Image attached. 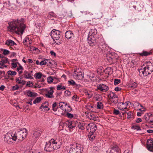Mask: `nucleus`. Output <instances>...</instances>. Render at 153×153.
I'll return each mask as SVG.
<instances>
[{"instance_id": "1", "label": "nucleus", "mask_w": 153, "mask_h": 153, "mask_svg": "<svg viewBox=\"0 0 153 153\" xmlns=\"http://www.w3.org/2000/svg\"><path fill=\"white\" fill-rule=\"evenodd\" d=\"M97 30L94 28L91 29L89 33L90 36L88 38V43L91 46H98L97 51L99 53H106L108 51V47L105 43L103 37L101 35L97 34Z\"/></svg>"}, {"instance_id": "2", "label": "nucleus", "mask_w": 153, "mask_h": 153, "mask_svg": "<svg viewBox=\"0 0 153 153\" xmlns=\"http://www.w3.org/2000/svg\"><path fill=\"white\" fill-rule=\"evenodd\" d=\"M27 130L25 128L19 129L17 133L13 131L12 132H8L4 135V140L8 143L11 142V140L15 141L18 139L20 141H22L26 137L27 134Z\"/></svg>"}, {"instance_id": "3", "label": "nucleus", "mask_w": 153, "mask_h": 153, "mask_svg": "<svg viewBox=\"0 0 153 153\" xmlns=\"http://www.w3.org/2000/svg\"><path fill=\"white\" fill-rule=\"evenodd\" d=\"M8 24V30L10 32H14L19 34L20 33L23 34L25 28L23 19H21V20H13L9 22Z\"/></svg>"}, {"instance_id": "4", "label": "nucleus", "mask_w": 153, "mask_h": 153, "mask_svg": "<svg viewBox=\"0 0 153 153\" xmlns=\"http://www.w3.org/2000/svg\"><path fill=\"white\" fill-rule=\"evenodd\" d=\"M61 32L55 29H53L51 32V36L57 45H59L62 42Z\"/></svg>"}, {"instance_id": "5", "label": "nucleus", "mask_w": 153, "mask_h": 153, "mask_svg": "<svg viewBox=\"0 0 153 153\" xmlns=\"http://www.w3.org/2000/svg\"><path fill=\"white\" fill-rule=\"evenodd\" d=\"M82 146L81 144L76 143L75 146L70 148H67L65 152L67 153H81L83 151Z\"/></svg>"}, {"instance_id": "6", "label": "nucleus", "mask_w": 153, "mask_h": 153, "mask_svg": "<svg viewBox=\"0 0 153 153\" xmlns=\"http://www.w3.org/2000/svg\"><path fill=\"white\" fill-rule=\"evenodd\" d=\"M50 141L53 147L54 150H57L59 148L62 144V142L58 139L55 140L52 139L50 140Z\"/></svg>"}, {"instance_id": "7", "label": "nucleus", "mask_w": 153, "mask_h": 153, "mask_svg": "<svg viewBox=\"0 0 153 153\" xmlns=\"http://www.w3.org/2000/svg\"><path fill=\"white\" fill-rule=\"evenodd\" d=\"M108 96L112 102L115 104L118 102V97L114 93L110 92V93L108 94Z\"/></svg>"}, {"instance_id": "8", "label": "nucleus", "mask_w": 153, "mask_h": 153, "mask_svg": "<svg viewBox=\"0 0 153 153\" xmlns=\"http://www.w3.org/2000/svg\"><path fill=\"white\" fill-rule=\"evenodd\" d=\"M65 124L69 130L71 131L77 126V121L68 120L66 122Z\"/></svg>"}, {"instance_id": "9", "label": "nucleus", "mask_w": 153, "mask_h": 153, "mask_svg": "<svg viewBox=\"0 0 153 153\" xmlns=\"http://www.w3.org/2000/svg\"><path fill=\"white\" fill-rule=\"evenodd\" d=\"M73 76L74 78L79 80L82 79L84 77L83 75L82 74L80 71L77 72V71H74Z\"/></svg>"}, {"instance_id": "10", "label": "nucleus", "mask_w": 153, "mask_h": 153, "mask_svg": "<svg viewBox=\"0 0 153 153\" xmlns=\"http://www.w3.org/2000/svg\"><path fill=\"white\" fill-rule=\"evenodd\" d=\"M97 89L102 92H106L109 89V87L103 84H100L97 87Z\"/></svg>"}, {"instance_id": "11", "label": "nucleus", "mask_w": 153, "mask_h": 153, "mask_svg": "<svg viewBox=\"0 0 153 153\" xmlns=\"http://www.w3.org/2000/svg\"><path fill=\"white\" fill-rule=\"evenodd\" d=\"M143 65L147 68V70H149L150 72L152 73L153 71V63H151L149 61H148L145 63Z\"/></svg>"}, {"instance_id": "12", "label": "nucleus", "mask_w": 153, "mask_h": 153, "mask_svg": "<svg viewBox=\"0 0 153 153\" xmlns=\"http://www.w3.org/2000/svg\"><path fill=\"white\" fill-rule=\"evenodd\" d=\"M54 87H50V90L48 91L47 93L45 94L46 97L49 98H51L54 97V96L53 95V89Z\"/></svg>"}, {"instance_id": "13", "label": "nucleus", "mask_w": 153, "mask_h": 153, "mask_svg": "<svg viewBox=\"0 0 153 153\" xmlns=\"http://www.w3.org/2000/svg\"><path fill=\"white\" fill-rule=\"evenodd\" d=\"M45 150L46 151L48 152H52L54 150L50 141L46 143Z\"/></svg>"}, {"instance_id": "14", "label": "nucleus", "mask_w": 153, "mask_h": 153, "mask_svg": "<svg viewBox=\"0 0 153 153\" xmlns=\"http://www.w3.org/2000/svg\"><path fill=\"white\" fill-rule=\"evenodd\" d=\"M87 130L89 131V128L90 129V131L92 133L95 132L97 128V126L94 124H89L86 126Z\"/></svg>"}, {"instance_id": "15", "label": "nucleus", "mask_w": 153, "mask_h": 153, "mask_svg": "<svg viewBox=\"0 0 153 153\" xmlns=\"http://www.w3.org/2000/svg\"><path fill=\"white\" fill-rule=\"evenodd\" d=\"M147 144L148 149L150 151L153 152V139L148 140Z\"/></svg>"}, {"instance_id": "16", "label": "nucleus", "mask_w": 153, "mask_h": 153, "mask_svg": "<svg viewBox=\"0 0 153 153\" xmlns=\"http://www.w3.org/2000/svg\"><path fill=\"white\" fill-rule=\"evenodd\" d=\"M147 68L144 66L143 68V69H140L139 71L140 73V74L141 73L144 76H147V75L151 74L152 73L149 71V70H147Z\"/></svg>"}, {"instance_id": "17", "label": "nucleus", "mask_w": 153, "mask_h": 153, "mask_svg": "<svg viewBox=\"0 0 153 153\" xmlns=\"http://www.w3.org/2000/svg\"><path fill=\"white\" fill-rule=\"evenodd\" d=\"M65 36L68 39H71L74 37V35L72 31L69 30L65 33Z\"/></svg>"}, {"instance_id": "18", "label": "nucleus", "mask_w": 153, "mask_h": 153, "mask_svg": "<svg viewBox=\"0 0 153 153\" xmlns=\"http://www.w3.org/2000/svg\"><path fill=\"white\" fill-rule=\"evenodd\" d=\"M7 63H10L8 61V59L6 57H4L3 59H2L0 61V68L3 69V66L4 65Z\"/></svg>"}, {"instance_id": "19", "label": "nucleus", "mask_w": 153, "mask_h": 153, "mask_svg": "<svg viewBox=\"0 0 153 153\" xmlns=\"http://www.w3.org/2000/svg\"><path fill=\"white\" fill-rule=\"evenodd\" d=\"M26 94L28 97H36L37 96V94L31 92L30 90H27L25 91Z\"/></svg>"}, {"instance_id": "20", "label": "nucleus", "mask_w": 153, "mask_h": 153, "mask_svg": "<svg viewBox=\"0 0 153 153\" xmlns=\"http://www.w3.org/2000/svg\"><path fill=\"white\" fill-rule=\"evenodd\" d=\"M137 84L135 82L130 81L128 85L129 88L134 89L137 87Z\"/></svg>"}, {"instance_id": "21", "label": "nucleus", "mask_w": 153, "mask_h": 153, "mask_svg": "<svg viewBox=\"0 0 153 153\" xmlns=\"http://www.w3.org/2000/svg\"><path fill=\"white\" fill-rule=\"evenodd\" d=\"M23 76L26 79H33L31 74L26 71H25L24 72Z\"/></svg>"}, {"instance_id": "22", "label": "nucleus", "mask_w": 153, "mask_h": 153, "mask_svg": "<svg viewBox=\"0 0 153 153\" xmlns=\"http://www.w3.org/2000/svg\"><path fill=\"white\" fill-rule=\"evenodd\" d=\"M110 147L111 149L114 152H118L119 149L118 146L115 144H114L113 145H111Z\"/></svg>"}, {"instance_id": "23", "label": "nucleus", "mask_w": 153, "mask_h": 153, "mask_svg": "<svg viewBox=\"0 0 153 153\" xmlns=\"http://www.w3.org/2000/svg\"><path fill=\"white\" fill-rule=\"evenodd\" d=\"M84 124L83 122H81L78 123L77 122V126L78 128L81 130H83L84 129Z\"/></svg>"}, {"instance_id": "24", "label": "nucleus", "mask_w": 153, "mask_h": 153, "mask_svg": "<svg viewBox=\"0 0 153 153\" xmlns=\"http://www.w3.org/2000/svg\"><path fill=\"white\" fill-rule=\"evenodd\" d=\"M5 44L8 46H13L14 45H16V44L11 39L7 40L5 42Z\"/></svg>"}, {"instance_id": "25", "label": "nucleus", "mask_w": 153, "mask_h": 153, "mask_svg": "<svg viewBox=\"0 0 153 153\" xmlns=\"http://www.w3.org/2000/svg\"><path fill=\"white\" fill-rule=\"evenodd\" d=\"M68 83L69 85H71L73 86H75L76 87H79L80 85L76 84L74 80L72 79H71L68 82Z\"/></svg>"}, {"instance_id": "26", "label": "nucleus", "mask_w": 153, "mask_h": 153, "mask_svg": "<svg viewBox=\"0 0 153 153\" xmlns=\"http://www.w3.org/2000/svg\"><path fill=\"white\" fill-rule=\"evenodd\" d=\"M152 53L150 52L143 51L142 53H139V54L141 56H147L151 55Z\"/></svg>"}, {"instance_id": "27", "label": "nucleus", "mask_w": 153, "mask_h": 153, "mask_svg": "<svg viewBox=\"0 0 153 153\" xmlns=\"http://www.w3.org/2000/svg\"><path fill=\"white\" fill-rule=\"evenodd\" d=\"M88 118L90 120L94 121L97 120L98 119V117L95 115L90 114V115L88 116Z\"/></svg>"}, {"instance_id": "28", "label": "nucleus", "mask_w": 153, "mask_h": 153, "mask_svg": "<svg viewBox=\"0 0 153 153\" xmlns=\"http://www.w3.org/2000/svg\"><path fill=\"white\" fill-rule=\"evenodd\" d=\"M67 105V103H65L64 102H60L59 103V107L61 109L63 110V111H65V109H64L63 108V106L65 105L66 106Z\"/></svg>"}, {"instance_id": "29", "label": "nucleus", "mask_w": 153, "mask_h": 153, "mask_svg": "<svg viewBox=\"0 0 153 153\" xmlns=\"http://www.w3.org/2000/svg\"><path fill=\"white\" fill-rule=\"evenodd\" d=\"M34 77L36 79H40L42 77V74L40 72L36 73L34 75Z\"/></svg>"}, {"instance_id": "30", "label": "nucleus", "mask_w": 153, "mask_h": 153, "mask_svg": "<svg viewBox=\"0 0 153 153\" xmlns=\"http://www.w3.org/2000/svg\"><path fill=\"white\" fill-rule=\"evenodd\" d=\"M51 17H56V14L53 12H52L49 13V14L48 15V18L51 20H54V18H51Z\"/></svg>"}, {"instance_id": "31", "label": "nucleus", "mask_w": 153, "mask_h": 153, "mask_svg": "<svg viewBox=\"0 0 153 153\" xmlns=\"http://www.w3.org/2000/svg\"><path fill=\"white\" fill-rule=\"evenodd\" d=\"M58 108V106L57 105V103L56 102H54L52 104V110L54 111H57Z\"/></svg>"}, {"instance_id": "32", "label": "nucleus", "mask_w": 153, "mask_h": 153, "mask_svg": "<svg viewBox=\"0 0 153 153\" xmlns=\"http://www.w3.org/2000/svg\"><path fill=\"white\" fill-rule=\"evenodd\" d=\"M40 135V133L38 131H36L33 134V137L34 138H38Z\"/></svg>"}, {"instance_id": "33", "label": "nucleus", "mask_w": 153, "mask_h": 153, "mask_svg": "<svg viewBox=\"0 0 153 153\" xmlns=\"http://www.w3.org/2000/svg\"><path fill=\"white\" fill-rule=\"evenodd\" d=\"M97 107L98 109H102L103 108V105L101 102H98L97 103Z\"/></svg>"}, {"instance_id": "34", "label": "nucleus", "mask_w": 153, "mask_h": 153, "mask_svg": "<svg viewBox=\"0 0 153 153\" xmlns=\"http://www.w3.org/2000/svg\"><path fill=\"white\" fill-rule=\"evenodd\" d=\"M48 102H45L44 103L42 104L39 107V108L41 109L42 110L43 109L48 107Z\"/></svg>"}, {"instance_id": "35", "label": "nucleus", "mask_w": 153, "mask_h": 153, "mask_svg": "<svg viewBox=\"0 0 153 153\" xmlns=\"http://www.w3.org/2000/svg\"><path fill=\"white\" fill-rule=\"evenodd\" d=\"M69 111L66 110V109L65 110V112H67L66 116L69 118L71 119L73 117L74 115L73 114L69 113Z\"/></svg>"}, {"instance_id": "36", "label": "nucleus", "mask_w": 153, "mask_h": 153, "mask_svg": "<svg viewBox=\"0 0 153 153\" xmlns=\"http://www.w3.org/2000/svg\"><path fill=\"white\" fill-rule=\"evenodd\" d=\"M150 116L149 115V113H147L146 114L144 117L143 119L147 122L148 123L149 121V118Z\"/></svg>"}, {"instance_id": "37", "label": "nucleus", "mask_w": 153, "mask_h": 153, "mask_svg": "<svg viewBox=\"0 0 153 153\" xmlns=\"http://www.w3.org/2000/svg\"><path fill=\"white\" fill-rule=\"evenodd\" d=\"M42 100V98L41 97H37L33 101V103L34 104L39 103Z\"/></svg>"}, {"instance_id": "38", "label": "nucleus", "mask_w": 153, "mask_h": 153, "mask_svg": "<svg viewBox=\"0 0 153 153\" xmlns=\"http://www.w3.org/2000/svg\"><path fill=\"white\" fill-rule=\"evenodd\" d=\"M20 79H19V78H18L16 79V82L18 84H22L23 85H24L25 84V82L23 81V80H22V79L20 78Z\"/></svg>"}, {"instance_id": "39", "label": "nucleus", "mask_w": 153, "mask_h": 153, "mask_svg": "<svg viewBox=\"0 0 153 153\" xmlns=\"http://www.w3.org/2000/svg\"><path fill=\"white\" fill-rule=\"evenodd\" d=\"M55 77H53L51 76H50L48 78L47 80L48 83H51L53 82L54 79H55Z\"/></svg>"}, {"instance_id": "40", "label": "nucleus", "mask_w": 153, "mask_h": 153, "mask_svg": "<svg viewBox=\"0 0 153 153\" xmlns=\"http://www.w3.org/2000/svg\"><path fill=\"white\" fill-rule=\"evenodd\" d=\"M8 74L9 75H16V72L15 71H9L8 72Z\"/></svg>"}, {"instance_id": "41", "label": "nucleus", "mask_w": 153, "mask_h": 153, "mask_svg": "<svg viewBox=\"0 0 153 153\" xmlns=\"http://www.w3.org/2000/svg\"><path fill=\"white\" fill-rule=\"evenodd\" d=\"M66 88V87L63 86L61 85H59L57 86V89L58 90H60L61 89L65 90Z\"/></svg>"}, {"instance_id": "42", "label": "nucleus", "mask_w": 153, "mask_h": 153, "mask_svg": "<svg viewBox=\"0 0 153 153\" xmlns=\"http://www.w3.org/2000/svg\"><path fill=\"white\" fill-rule=\"evenodd\" d=\"M150 116L149 118V121L148 123H153V115L151 113H149Z\"/></svg>"}, {"instance_id": "43", "label": "nucleus", "mask_w": 153, "mask_h": 153, "mask_svg": "<svg viewBox=\"0 0 153 153\" xmlns=\"http://www.w3.org/2000/svg\"><path fill=\"white\" fill-rule=\"evenodd\" d=\"M19 87L18 85L17 84H16L15 85L12 86L11 89V90L12 91H14L18 90L19 89Z\"/></svg>"}, {"instance_id": "44", "label": "nucleus", "mask_w": 153, "mask_h": 153, "mask_svg": "<svg viewBox=\"0 0 153 153\" xmlns=\"http://www.w3.org/2000/svg\"><path fill=\"white\" fill-rule=\"evenodd\" d=\"M120 79H115L114 82V85H117L120 82Z\"/></svg>"}, {"instance_id": "45", "label": "nucleus", "mask_w": 153, "mask_h": 153, "mask_svg": "<svg viewBox=\"0 0 153 153\" xmlns=\"http://www.w3.org/2000/svg\"><path fill=\"white\" fill-rule=\"evenodd\" d=\"M65 95L66 97L69 96L71 95V93L70 91L68 90H66L64 92Z\"/></svg>"}, {"instance_id": "46", "label": "nucleus", "mask_w": 153, "mask_h": 153, "mask_svg": "<svg viewBox=\"0 0 153 153\" xmlns=\"http://www.w3.org/2000/svg\"><path fill=\"white\" fill-rule=\"evenodd\" d=\"M132 128L134 129L137 130H141V129L140 127L137 126H132Z\"/></svg>"}, {"instance_id": "47", "label": "nucleus", "mask_w": 153, "mask_h": 153, "mask_svg": "<svg viewBox=\"0 0 153 153\" xmlns=\"http://www.w3.org/2000/svg\"><path fill=\"white\" fill-rule=\"evenodd\" d=\"M72 99L73 100H75L76 101H79V98L78 97L77 95H74L72 97Z\"/></svg>"}, {"instance_id": "48", "label": "nucleus", "mask_w": 153, "mask_h": 153, "mask_svg": "<svg viewBox=\"0 0 153 153\" xmlns=\"http://www.w3.org/2000/svg\"><path fill=\"white\" fill-rule=\"evenodd\" d=\"M127 118H130L132 117V115L131 111H129L127 113Z\"/></svg>"}, {"instance_id": "49", "label": "nucleus", "mask_w": 153, "mask_h": 153, "mask_svg": "<svg viewBox=\"0 0 153 153\" xmlns=\"http://www.w3.org/2000/svg\"><path fill=\"white\" fill-rule=\"evenodd\" d=\"M88 136L89 137V140L91 141H92L95 138L94 135L93 134H92L90 136H89V135H88Z\"/></svg>"}, {"instance_id": "50", "label": "nucleus", "mask_w": 153, "mask_h": 153, "mask_svg": "<svg viewBox=\"0 0 153 153\" xmlns=\"http://www.w3.org/2000/svg\"><path fill=\"white\" fill-rule=\"evenodd\" d=\"M113 113L115 115H118L120 114L119 110L114 109L113 111Z\"/></svg>"}, {"instance_id": "51", "label": "nucleus", "mask_w": 153, "mask_h": 153, "mask_svg": "<svg viewBox=\"0 0 153 153\" xmlns=\"http://www.w3.org/2000/svg\"><path fill=\"white\" fill-rule=\"evenodd\" d=\"M33 85V83L31 82L30 81H29L27 82V85L29 87H32Z\"/></svg>"}, {"instance_id": "52", "label": "nucleus", "mask_w": 153, "mask_h": 153, "mask_svg": "<svg viewBox=\"0 0 153 153\" xmlns=\"http://www.w3.org/2000/svg\"><path fill=\"white\" fill-rule=\"evenodd\" d=\"M46 62L45 60H43L40 62L39 65H42L46 64Z\"/></svg>"}, {"instance_id": "53", "label": "nucleus", "mask_w": 153, "mask_h": 153, "mask_svg": "<svg viewBox=\"0 0 153 153\" xmlns=\"http://www.w3.org/2000/svg\"><path fill=\"white\" fill-rule=\"evenodd\" d=\"M10 52L9 51L7 50L4 49L3 52V54L4 55H7L9 54Z\"/></svg>"}, {"instance_id": "54", "label": "nucleus", "mask_w": 153, "mask_h": 153, "mask_svg": "<svg viewBox=\"0 0 153 153\" xmlns=\"http://www.w3.org/2000/svg\"><path fill=\"white\" fill-rule=\"evenodd\" d=\"M121 88L118 87H117L114 88V90L116 91H120L121 90Z\"/></svg>"}, {"instance_id": "55", "label": "nucleus", "mask_w": 153, "mask_h": 153, "mask_svg": "<svg viewBox=\"0 0 153 153\" xmlns=\"http://www.w3.org/2000/svg\"><path fill=\"white\" fill-rule=\"evenodd\" d=\"M108 70L110 71L108 73V74H111L113 72V69H111V68H108L107 69Z\"/></svg>"}, {"instance_id": "56", "label": "nucleus", "mask_w": 153, "mask_h": 153, "mask_svg": "<svg viewBox=\"0 0 153 153\" xmlns=\"http://www.w3.org/2000/svg\"><path fill=\"white\" fill-rule=\"evenodd\" d=\"M140 104L138 102H135L134 103V106L135 107H137L139 106Z\"/></svg>"}, {"instance_id": "57", "label": "nucleus", "mask_w": 153, "mask_h": 153, "mask_svg": "<svg viewBox=\"0 0 153 153\" xmlns=\"http://www.w3.org/2000/svg\"><path fill=\"white\" fill-rule=\"evenodd\" d=\"M118 108L120 110L123 111H125V110L127 109L126 107H125L124 108L119 107Z\"/></svg>"}, {"instance_id": "58", "label": "nucleus", "mask_w": 153, "mask_h": 153, "mask_svg": "<svg viewBox=\"0 0 153 153\" xmlns=\"http://www.w3.org/2000/svg\"><path fill=\"white\" fill-rule=\"evenodd\" d=\"M11 65L13 68H16L17 67V64L16 63H12Z\"/></svg>"}, {"instance_id": "59", "label": "nucleus", "mask_w": 153, "mask_h": 153, "mask_svg": "<svg viewBox=\"0 0 153 153\" xmlns=\"http://www.w3.org/2000/svg\"><path fill=\"white\" fill-rule=\"evenodd\" d=\"M5 88V87L4 85H2L0 87V90L1 91H3Z\"/></svg>"}, {"instance_id": "60", "label": "nucleus", "mask_w": 153, "mask_h": 153, "mask_svg": "<svg viewBox=\"0 0 153 153\" xmlns=\"http://www.w3.org/2000/svg\"><path fill=\"white\" fill-rule=\"evenodd\" d=\"M50 53L52 56H55L56 55V53L53 51L50 52Z\"/></svg>"}, {"instance_id": "61", "label": "nucleus", "mask_w": 153, "mask_h": 153, "mask_svg": "<svg viewBox=\"0 0 153 153\" xmlns=\"http://www.w3.org/2000/svg\"><path fill=\"white\" fill-rule=\"evenodd\" d=\"M23 68L21 65H20L17 68L18 71H19L20 70H22Z\"/></svg>"}, {"instance_id": "62", "label": "nucleus", "mask_w": 153, "mask_h": 153, "mask_svg": "<svg viewBox=\"0 0 153 153\" xmlns=\"http://www.w3.org/2000/svg\"><path fill=\"white\" fill-rule=\"evenodd\" d=\"M62 92L57 93L56 94V97L57 98L59 97L62 94Z\"/></svg>"}, {"instance_id": "63", "label": "nucleus", "mask_w": 153, "mask_h": 153, "mask_svg": "<svg viewBox=\"0 0 153 153\" xmlns=\"http://www.w3.org/2000/svg\"><path fill=\"white\" fill-rule=\"evenodd\" d=\"M141 121L142 120L140 118H138L136 120V122L137 123H139L140 122H141Z\"/></svg>"}, {"instance_id": "64", "label": "nucleus", "mask_w": 153, "mask_h": 153, "mask_svg": "<svg viewBox=\"0 0 153 153\" xmlns=\"http://www.w3.org/2000/svg\"><path fill=\"white\" fill-rule=\"evenodd\" d=\"M147 132L149 133H151L153 132V130L149 129L147 130Z\"/></svg>"}]
</instances>
